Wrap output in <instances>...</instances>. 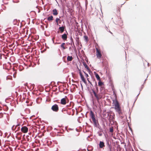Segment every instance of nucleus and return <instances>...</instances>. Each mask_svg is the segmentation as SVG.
Instances as JSON below:
<instances>
[{"instance_id":"nucleus-1","label":"nucleus","mask_w":151,"mask_h":151,"mask_svg":"<svg viewBox=\"0 0 151 151\" xmlns=\"http://www.w3.org/2000/svg\"><path fill=\"white\" fill-rule=\"evenodd\" d=\"M113 103L114 104V108L116 111L119 114L122 113L121 107L119 104L116 100H114Z\"/></svg>"},{"instance_id":"nucleus-2","label":"nucleus","mask_w":151,"mask_h":151,"mask_svg":"<svg viewBox=\"0 0 151 151\" xmlns=\"http://www.w3.org/2000/svg\"><path fill=\"white\" fill-rule=\"evenodd\" d=\"M90 115L92 119V121L93 122L94 125L96 127H97L99 125L98 122L96 120L93 113L92 111H90Z\"/></svg>"},{"instance_id":"nucleus-3","label":"nucleus","mask_w":151,"mask_h":151,"mask_svg":"<svg viewBox=\"0 0 151 151\" xmlns=\"http://www.w3.org/2000/svg\"><path fill=\"white\" fill-rule=\"evenodd\" d=\"M96 57L98 59H100L101 58L102 56L101 51L97 48H96Z\"/></svg>"},{"instance_id":"nucleus-4","label":"nucleus","mask_w":151,"mask_h":151,"mask_svg":"<svg viewBox=\"0 0 151 151\" xmlns=\"http://www.w3.org/2000/svg\"><path fill=\"white\" fill-rule=\"evenodd\" d=\"M68 100L66 96L62 98L60 100V104H61L65 105L67 103V101H68Z\"/></svg>"},{"instance_id":"nucleus-5","label":"nucleus","mask_w":151,"mask_h":151,"mask_svg":"<svg viewBox=\"0 0 151 151\" xmlns=\"http://www.w3.org/2000/svg\"><path fill=\"white\" fill-rule=\"evenodd\" d=\"M93 92L97 100H99L102 98V96L101 95L99 94H97L96 92L93 90Z\"/></svg>"},{"instance_id":"nucleus-6","label":"nucleus","mask_w":151,"mask_h":151,"mask_svg":"<svg viewBox=\"0 0 151 151\" xmlns=\"http://www.w3.org/2000/svg\"><path fill=\"white\" fill-rule=\"evenodd\" d=\"M51 109L54 111L57 112L59 110L58 106L56 104H55L51 107Z\"/></svg>"},{"instance_id":"nucleus-7","label":"nucleus","mask_w":151,"mask_h":151,"mask_svg":"<svg viewBox=\"0 0 151 151\" xmlns=\"http://www.w3.org/2000/svg\"><path fill=\"white\" fill-rule=\"evenodd\" d=\"M21 130L23 133H26L28 132V128L27 127L24 126L22 127Z\"/></svg>"},{"instance_id":"nucleus-8","label":"nucleus","mask_w":151,"mask_h":151,"mask_svg":"<svg viewBox=\"0 0 151 151\" xmlns=\"http://www.w3.org/2000/svg\"><path fill=\"white\" fill-rule=\"evenodd\" d=\"M98 86L101 87L100 90L101 91V92L103 93V89H104V87L102 86L104 85V83L101 81H99L98 83Z\"/></svg>"},{"instance_id":"nucleus-9","label":"nucleus","mask_w":151,"mask_h":151,"mask_svg":"<svg viewBox=\"0 0 151 151\" xmlns=\"http://www.w3.org/2000/svg\"><path fill=\"white\" fill-rule=\"evenodd\" d=\"M79 75H80L82 81L85 83H86V81L85 79L84 78V76H83V74L82 73V72L81 73H79Z\"/></svg>"},{"instance_id":"nucleus-10","label":"nucleus","mask_w":151,"mask_h":151,"mask_svg":"<svg viewBox=\"0 0 151 151\" xmlns=\"http://www.w3.org/2000/svg\"><path fill=\"white\" fill-rule=\"evenodd\" d=\"M62 38L63 40H66L67 39V36L66 34H64L62 35Z\"/></svg>"},{"instance_id":"nucleus-11","label":"nucleus","mask_w":151,"mask_h":151,"mask_svg":"<svg viewBox=\"0 0 151 151\" xmlns=\"http://www.w3.org/2000/svg\"><path fill=\"white\" fill-rule=\"evenodd\" d=\"M99 146L100 148H103V147L105 146L104 143L103 142L100 141L99 142Z\"/></svg>"},{"instance_id":"nucleus-12","label":"nucleus","mask_w":151,"mask_h":151,"mask_svg":"<svg viewBox=\"0 0 151 151\" xmlns=\"http://www.w3.org/2000/svg\"><path fill=\"white\" fill-rule=\"evenodd\" d=\"M53 14L54 15H56L58 14V13L56 9H54L52 10Z\"/></svg>"},{"instance_id":"nucleus-13","label":"nucleus","mask_w":151,"mask_h":151,"mask_svg":"<svg viewBox=\"0 0 151 151\" xmlns=\"http://www.w3.org/2000/svg\"><path fill=\"white\" fill-rule=\"evenodd\" d=\"M59 29L60 30V32L62 33L64 31L65 28L64 27L62 26L60 27Z\"/></svg>"},{"instance_id":"nucleus-14","label":"nucleus","mask_w":151,"mask_h":151,"mask_svg":"<svg viewBox=\"0 0 151 151\" xmlns=\"http://www.w3.org/2000/svg\"><path fill=\"white\" fill-rule=\"evenodd\" d=\"M73 59V57L72 56H68L67 58V60L68 61H71Z\"/></svg>"},{"instance_id":"nucleus-15","label":"nucleus","mask_w":151,"mask_h":151,"mask_svg":"<svg viewBox=\"0 0 151 151\" xmlns=\"http://www.w3.org/2000/svg\"><path fill=\"white\" fill-rule=\"evenodd\" d=\"M95 75V77L97 79V80H98L99 81H100L101 79L99 75L97 73H96Z\"/></svg>"},{"instance_id":"nucleus-16","label":"nucleus","mask_w":151,"mask_h":151,"mask_svg":"<svg viewBox=\"0 0 151 151\" xmlns=\"http://www.w3.org/2000/svg\"><path fill=\"white\" fill-rule=\"evenodd\" d=\"M53 17L52 16H51L47 18V20L49 21L52 20Z\"/></svg>"},{"instance_id":"nucleus-17","label":"nucleus","mask_w":151,"mask_h":151,"mask_svg":"<svg viewBox=\"0 0 151 151\" xmlns=\"http://www.w3.org/2000/svg\"><path fill=\"white\" fill-rule=\"evenodd\" d=\"M65 45V43H63L61 45V47L63 48V50H64L65 49V48L64 47V45Z\"/></svg>"},{"instance_id":"nucleus-18","label":"nucleus","mask_w":151,"mask_h":151,"mask_svg":"<svg viewBox=\"0 0 151 151\" xmlns=\"http://www.w3.org/2000/svg\"><path fill=\"white\" fill-rule=\"evenodd\" d=\"M60 21V19L59 18H57L56 19L55 21H56V22L57 23V24L58 25V21Z\"/></svg>"},{"instance_id":"nucleus-19","label":"nucleus","mask_w":151,"mask_h":151,"mask_svg":"<svg viewBox=\"0 0 151 151\" xmlns=\"http://www.w3.org/2000/svg\"><path fill=\"white\" fill-rule=\"evenodd\" d=\"M109 132L112 133L113 132V127H112L109 129Z\"/></svg>"},{"instance_id":"nucleus-20","label":"nucleus","mask_w":151,"mask_h":151,"mask_svg":"<svg viewBox=\"0 0 151 151\" xmlns=\"http://www.w3.org/2000/svg\"><path fill=\"white\" fill-rule=\"evenodd\" d=\"M84 40L86 41V42L88 41V37L87 36H84Z\"/></svg>"},{"instance_id":"nucleus-21","label":"nucleus","mask_w":151,"mask_h":151,"mask_svg":"<svg viewBox=\"0 0 151 151\" xmlns=\"http://www.w3.org/2000/svg\"><path fill=\"white\" fill-rule=\"evenodd\" d=\"M84 72V74H85V76L87 78V80L88 81H89V80H88V75L86 73H85V72Z\"/></svg>"},{"instance_id":"nucleus-22","label":"nucleus","mask_w":151,"mask_h":151,"mask_svg":"<svg viewBox=\"0 0 151 151\" xmlns=\"http://www.w3.org/2000/svg\"><path fill=\"white\" fill-rule=\"evenodd\" d=\"M70 40H71V43H72L73 44V45H74V44L73 41V39H72V37L71 38Z\"/></svg>"},{"instance_id":"nucleus-23","label":"nucleus","mask_w":151,"mask_h":151,"mask_svg":"<svg viewBox=\"0 0 151 151\" xmlns=\"http://www.w3.org/2000/svg\"><path fill=\"white\" fill-rule=\"evenodd\" d=\"M3 116V114L1 113H0V118H2Z\"/></svg>"},{"instance_id":"nucleus-24","label":"nucleus","mask_w":151,"mask_h":151,"mask_svg":"<svg viewBox=\"0 0 151 151\" xmlns=\"http://www.w3.org/2000/svg\"><path fill=\"white\" fill-rule=\"evenodd\" d=\"M78 72L79 73V74L80 73L82 72L81 70L80 69H79L78 68Z\"/></svg>"},{"instance_id":"nucleus-25","label":"nucleus","mask_w":151,"mask_h":151,"mask_svg":"<svg viewBox=\"0 0 151 151\" xmlns=\"http://www.w3.org/2000/svg\"><path fill=\"white\" fill-rule=\"evenodd\" d=\"M13 76L14 78H15L16 77V72H15V73L14 74Z\"/></svg>"},{"instance_id":"nucleus-26","label":"nucleus","mask_w":151,"mask_h":151,"mask_svg":"<svg viewBox=\"0 0 151 151\" xmlns=\"http://www.w3.org/2000/svg\"><path fill=\"white\" fill-rule=\"evenodd\" d=\"M10 77H11V76H8L7 77V78L8 79H11V78H10Z\"/></svg>"},{"instance_id":"nucleus-27","label":"nucleus","mask_w":151,"mask_h":151,"mask_svg":"<svg viewBox=\"0 0 151 151\" xmlns=\"http://www.w3.org/2000/svg\"><path fill=\"white\" fill-rule=\"evenodd\" d=\"M84 66H85V67L87 69H88V67L87 65H84Z\"/></svg>"},{"instance_id":"nucleus-28","label":"nucleus","mask_w":151,"mask_h":151,"mask_svg":"<svg viewBox=\"0 0 151 151\" xmlns=\"http://www.w3.org/2000/svg\"><path fill=\"white\" fill-rule=\"evenodd\" d=\"M20 124H17L16 126V127L17 126H20Z\"/></svg>"},{"instance_id":"nucleus-29","label":"nucleus","mask_w":151,"mask_h":151,"mask_svg":"<svg viewBox=\"0 0 151 151\" xmlns=\"http://www.w3.org/2000/svg\"><path fill=\"white\" fill-rule=\"evenodd\" d=\"M14 126H13L12 127V129H13V130H14Z\"/></svg>"},{"instance_id":"nucleus-30","label":"nucleus","mask_w":151,"mask_h":151,"mask_svg":"<svg viewBox=\"0 0 151 151\" xmlns=\"http://www.w3.org/2000/svg\"><path fill=\"white\" fill-rule=\"evenodd\" d=\"M110 32L112 34V32H111L110 31Z\"/></svg>"}]
</instances>
